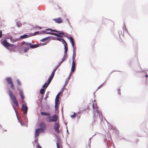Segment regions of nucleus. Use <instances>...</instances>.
Returning a JSON list of instances; mask_svg holds the SVG:
<instances>
[{
    "instance_id": "bb28decb",
    "label": "nucleus",
    "mask_w": 148,
    "mask_h": 148,
    "mask_svg": "<svg viewBox=\"0 0 148 148\" xmlns=\"http://www.w3.org/2000/svg\"><path fill=\"white\" fill-rule=\"evenodd\" d=\"M48 38H43L41 40V41H42V42L45 41L47 40V39H48Z\"/></svg>"
},
{
    "instance_id": "9b49d317",
    "label": "nucleus",
    "mask_w": 148,
    "mask_h": 148,
    "mask_svg": "<svg viewBox=\"0 0 148 148\" xmlns=\"http://www.w3.org/2000/svg\"><path fill=\"white\" fill-rule=\"evenodd\" d=\"M42 129H40V128H38L36 129L35 132V136L36 137H37L39 136V134L40 132H42Z\"/></svg>"
},
{
    "instance_id": "e433bc0d",
    "label": "nucleus",
    "mask_w": 148,
    "mask_h": 148,
    "mask_svg": "<svg viewBox=\"0 0 148 148\" xmlns=\"http://www.w3.org/2000/svg\"><path fill=\"white\" fill-rule=\"evenodd\" d=\"M2 36V32L1 30H0V38Z\"/></svg>"
},
{
    "instance_id": "f03ea898",
    "label": "nucleus",
    "mask_w": 148,
    "mask_h": 148,
    "mask_svg": "<svg viewBox=\"0 0 148 148\" xmlns=\"http://www.w3.org/2000/svg\"><path fill=\"white\" fill-rule=\"evenodd\" d=\"M93 108L94 111V114L93 116V118L95 120V119L99 117L101 118V116H102V114L99 112L98 108L96 104H93Z\"/></svg>"
},
{
    "instance_id": "72a5a7b5",
    "label": "nucleus",
    "mask_w": 148,
    "mask_h": 148,
    "mask_svg": "<svg viewBox=\"0 0 148 148\" xmlns=\"http://www.w3.org/2000/svg\"><path fill=\"white\" fill-rule=\"evenodd\" d=\"M103 85V83L102 84H101V85L100 86H99L98 87V89H100V88H101V87H102Z\"/></svg>"
},
{
    "instance_id": "393cba45",
    "label": "nucleus",
    "mask_w": 148,
    "mask_h": 148,
    "mask_svg": "<svg viewBox=\"0 0 148 148\" xmlns=\"http://www.w3.org/2000/svg\"><path fill=\"white\" fill-rule=\"evenodd\" d=\"M16 82H17V83L19 85V86H20L21 85V82H20V80L18 79H17L16 80Z\"/></svg>"
},
{
    "instance_id": "7c9ffc66",
    "label": "nucleus",
    "mask_w": 148,
    "mask_h": 148,
    "mask_svg": "<svg viewBox=\"0 0 148 148\" xmlns=\"http://www.w3.org/2000/svg\"><path fill=\"white\" fill-rule=\"evenodd\" d=\"M21 102L22 104L26 105V103L25 102L24 99H22L21 100Z\"/></svg>"
},
{
    "instance_id": "c85d7f7f",
    "label": "nucleus",
    "mask_w": 148,
    "mask_h": 148,
    "mask_svg": "<svg viewBox=\"0 0 148 148\" xmlns=\"http://www.w3.org/2000/svg\"><path fill=\"white\" fill-rule=\"evenodd\" d=\"M76 113L74 112V114L73 115H71V118H75V116H76Z\"/></svg>"
},
{
    "instance_id": "473e14b6",
    "label": "nucleus",
    "mask_w": 148,
    "mask_h": 148,
    "mask_svg": "<svg viewBox=\"0 0 148 148\" xmlns=\"http://www.w3.org/2000/svg\"><path fill=\"white\" fill-rule=\"evenodd\" d=\"M36 148H42V147L38 143L37 145L36 146Z\"/></svg>"
},
{
    "instance_id": "423d86ee",
    "label": "nucleus",
    "mask_w": 148,
    "mask_h": 148,
    "mask_svg": "<svg viewBox=\"0 0 148 148\" xmlns=\"http://www.w3.org/2000/svg\"><path fill=\"white\" fill-rule=\"evenodd\" d=\"M47 117L45 118L46 120L48 122H56L58 120V117L56 114L53 116Z\"/></svg>"
},
{
    "instance_id": "39448f33",
    "label": "nucleus",
    "mask_w": 148,
    "mask_h": 148,
    "mask_svg": "<svg viewBox=\"0 0 148 148\" xmlns=\"http://www.w3.org/2000/svg\"><path fill=\"white\" fill-rule=\"evenodd\" d=\"M9 94L10 95V98L13 101L14 103L16 105L17 107H18L19 106L18 102L16 99L15 96L13 94V92L11 90L9 91Z\"/></svg>"
},
{
    "instance_id": "c756f323",
    "label": "nucleus",
    "mask_w": 148,
    "mask_h": 148,
    "mask_svg": "<svg viewBox=\"0 0 148 148\" xmlns=\"http://www.w3.org/2000/svg\"><path fill=\"white\" fill-rule=\"evenodd\" d=\"M55 104H56H56H58L59 102V100L58 99H55Z\"/></svg>"
},
{
    "instance_id": "4c0bfd02",
    "label": "nucleus",
    "mask_w": 148,
    "mask_h": 148,
    "mask_svg": "<svg viewBox=\"0 0 148 148\" xmlns=\"http://www.w3.org/2000/svg\"><path fill=\"white\" fill-rule=\"evenodd\" d=\"M58 104H56H56H55V109H56L57 108H58Z\"/></svg>"
},
{
    "instance_id": "4be33fe9",
    "label": "nucleus",
    "mask_w": 148,
    "mask_h": 148,
    "mask_svg": "<svg viewBox=\"0 0 148 148\" xmlns=\"http://www.w3.org/2000/svg\"><path fill=\"white\" fill-rule=\"evenodd\" d=\"M57 40L62 42H64V43L66 42L62 38H58L57 39Z\"/></svg>"
},
{
    "instance_id": "58836bf2",
    "label": "nucleus",
    "mask_w": 148,
    "mask_h": 148,
    "mask_svg": "<svg viewBox=\"0 0 148 148\" xmlns=\"http://www.w3.org/2000/svg\"><path fill=\"white\" fill-rule=\"evenodd\" d=\"M48 42H45V43H44V45H46Z\"/></svg>"
},
{
    "instance_id": "2f4dec72",
    "label": "nucleus",
    "mask_w": 148,
    "mask_h": 148,
    "mask_svg": "<svg viewBox=\"0 0 148 148\" xmlns=\"http://www.w3.org/2000/svg\"><path fill=\"white\" fill-rule=\"evenodd\" d=\"M63 62H62V61L59 64V65L55 68V69H56V68H57V69L58 68V67L61 65V64H62V63Z\"/></svg>"
},
{
    "instance_id": "4468645a",
    "label": "nucleus",
    "mask_w": 148,
    "mask_h": 148,
    "mask_svg": "<svg viewBox=\"0 0 148 148\" xmlns=\"http://www.w3.org/2000/svg\"><path fill=\"white\" fill-rule=\"evenodd\" d=\"M19 92V94L21 96V97L22 99H24L25 97L23 95V93L22 90H20L18 88H17Z\"/></svg>"
},
{
    "instance_id": "dca6fc26",
    "label": "nucleus",
    "mask_w": 148,
    "mask_h": 148,
    "mask_svg": "<svg viewBox=\"0 0 148 148\" xmlns=\"http://www.w3.org/2000/svg\"><path fill=\"white\" fill-rule=\"evenodd\" d=\"M56 145L57 148H63V146L62 143H59L58 141L56 143Z\"/></svg>"
},
{
    "instance_id": "412c9836",
    "label": "nucleus",
    "mask_w": 148,
    "mask_h": 148,
    "mask_svg": "<svg viewBox=\"0 0 148 148\" xmlns=\"http://www.w3.org/2000/svg\"><path fill=\"white\" fill-rule=\"evenodd\" d=\"M67 58V53H64V56L62 61V62H63Z\"/></svg>"
},
{
    "instance_id": "aec40b11",
    "label": "nucleus",
    "mask_w": 148,
    "mask_h": 148,
    "mask_svg": "<svg viewBox=\"0 0 148 148\" xmlns=\"http://www.w3.org/2000/svg\"><path fill=\"white\" fill-rule=\"evenodd\" d=\"M30 44L31 43L24 42L23 43V45H24L25 46H27V47L29 48V47L30 46Z\"/></svg>"
},
{
    "instance_id": "f704fd0d",
    "label": "nucleus",
    "mask_w": 148,
    "mask_h": 148,
    "mask_svg": "<svg viewBox=\"0 0 148 148\" xmlns=\"http://www.w3.org/2000/svg\"><path fill=\"white\" fill-rule=\"evenodd\" d=\"M39 33V31H37V32H36L34 34V35H36L38 34Z\"/></svg>"
},
{
    "instance_id": "f257e3e1",
    "label": "nucleus",
    "mask_w": 148,
    "mask_h": 148,
    "mask_svg": "<svg viewBox=\"0 0 148 148\" xmlns=\"http://www.w3.org/2000/svg\"><path fill=\"white\" fill-rule=\"evenodd\" d=\"M46 30L48 31V30H50L51 32H59V34L55 33H50V32H45L46 33H47V34H50L51 35H54L56 36H57L58 37H63V36H62L60 35V34L64 36L65 37H67L68 39H70V42L72 44V46L73 47H74V41L73 38L71 37H70L69 38L67 37L68 36V34H67L66 33H65L64 32H58L57 31L55 30H53L51 29H46Z\"/></svg>"
},
{
    "instance_id": "0eeeda50",
    "label": "nucleus",
    "mask_w": 148,
    "mask_h": 148,
    "mask_svg": "<svg viewBox=\"0 0 148 148\" xmlns=\"http://www.w3.org/2000/svg\"><path fill=\"white\" fill-rule=\"evenodd\" d=\"M5 80L8 83L10 84L11 88L13 90H14L15 89L14 85L11 77H7L5 79Z\"/></svg>"
},
{
    "instance_id": "ddd939ff",
    "label": "nucleus",
    "mask_w": 148,
    "mask_h": 148,
    "mask_svg": "<svg viewBox=\"0 0 148 148\" xmlns=\"http://www.w3.org/2000/svg\"><path fill=\"white\" fill-rule=\"evenodd\" d=\"M75 62L73 60L72 62V66L71 68V73H73L75 70Z\"/></svg>"
},
{
    "instance_id": "a19ab883",
    "label": "nucleus",
    "mask_w": 148,
    "mask_h": 148,
    "mask_svg": "<svg viewBox=\"0 0 148 148\" xmlns=\"http://www.w3.org/2000/svg\"><path fill=\"white\" fill-rule=\"evenodd\" d=\"M88 109H89V107H88Z\"/></svg>"
},
{
    "instance_id": "7ed1b4c3",
    "label": "nucleus",
    "mask_w": 148,
    "mask_h": 148,
    "mask_svg": "<svg viewBox=\"0 0 148 148\" xmlns=\"http://www.w3.org/2000/svg\"><path fill=\"white\" fill-rule=\"evenodd\" d=\"M12 37L10 35L6 36H5V39H9L10 40L12 39ZM1 44L6 48L8 47H13L14 46V44H11L8 42L6 40V39L3 41L1 42Z\"/></svg>"
},
{
    "instance_id": "cd10ccee",
    "label": "nucleus",
    "mask_w": 148,
    "mask_h": 148,
    "mask_svg": "<svg viewBox=\"0 0 148 148\" xmlns=\"http://www.w3.org/2000/svg\"><path fill=\"white\" fill-rule=\"evenodd\" d=\"M60 92L56 96V99H58L59 98V96L60 95Z\"/></svg>"
},
{
    "instance_id": "20e7f679",
    "label": "nucleus",
    "mask_w": 148,
    "mask_h": 148,
    "mask_svg": "<svg viewBox=\"0 0 148 148\" xmlns=\"http://www.w3.org/2000/svg\"><path fill=\"white\" fill-rule=\"evenodd\" d=\"M57 68H56V69H55L52 72L51 75L50 77L48 79V82L47 83H45L44 85L42 86V88H45V89L47 87L51 82V81L53 78L54 74L55 73V72L56 71L57 69Z\"/></svg>"
},
{
    "instance_id": "6ab92c4d",
    "label": "nucleus",
    "mask_w": 148,
    "mask_h": 148,
    "mask_svg": "<svg viewBox=\"0 0 148 148\" xmlns=\"http://www.w3.org/2000/svg\"><path fill=\"white\" fill-rule=\"evenodd\" d=\"M29 36L28 35L26 34H24L23 36H20V38L22 39H24L27 38Z\"/></svg>"
},
{
    "instance_id": "9d476101",
    "label": "nucleus",
    "mask_w": 148,
    "mask_h": 148,
    "mask_svg": "<svg viewBox=\"0 0 148 148\" xmlns=\"http://www.w3.org/2000/svg\"><path fill=\"white\" fill-rule=\"evenodd\" d=\"M40 127H41L40 129H42V132H44L45 129L46 128V125L45 123L44 122H41L39 124Z\"/></svg>"
},
{
    "instance_id": "2eb2a0df",
    "label": "nucleus",
    "mask_w": 148,
    "mask_h": 148,
    "mask_svg": "<svg viewBox=\"0 0 148 148\" xmlns=\"http://www.w3.org/2000/svg\"><path fill=\"white\" fill-rule=\"evenodd\" d=\"M63 44H64V53H67V52L68 51V47L67 45L66 42L64 43L63 42Z\"/></svg>"
},
{
    "instance_id": "ea45409f",
    "label": "nucleus",
    "mask_w": 148,
    "mask_h": 148,
    "mask_svg": "<svg viewBox=\"0 0 148 148\" xmlns=\"http://www.w3.org/2000/svg\"><path fill=\"white\" fill-rule=\"evenodd\" d=\"M145 76H146L147 77H148V75H145Z\"/></svg>"
},
{
    "instance_id": "f3484780",
    "label": "nucleus",
    "mask_w": 148,
    "mask_h": 148,
    "mask_svg": "<svg viewBox=\"0 0 148 148\" xmlns=\"http://www.w3.org/2000/svg\"><path fill=\"white\" fill-rule=\"evenodd\" d=\"M40 114L43 116H50V114L49 113H46L44 112H41Z\"/></svg>"
},
{
    "instance_id": "1a4fd4ad",
    "label": "nucleus",
    "mask_w": 148,
    "mask_h": 148,
    "mask_svg": "<svg viewBox=\"0 0 148 148\" xmlns=\"http://www.w3.org/2000/svg\"><path fill=\"white\" fill-rule=\"evenodd\" d=\"M27 107L26 105L22 104L21 110L24 114H27Z\"/></svg>"
},
{
    "instance_id": "6e6552de",
    "label": "nucleus",
    "mask_w": 148,
    "mask_h": 148,
    "mask_svg": "<svg viewBox=\"0 0 148 148\" xmlns=\"http://www.w3.org/2000/svg\"><path fill=\"white\" fill-rule=\"evenodd\" d=\"M60 127V125L58 122H56L54 124V130L57 133H59L60 131L59 128Z\"/></svg>"
},
{
    "instance_id": "c9c22d12",
    "label": "nucleus",
    "mask_w": 148,
    "mask_h": 148,
    "mask_svg": "<svg viewBox=\"0 0 148 148\" xmlns=\"http://www.w3.org/2000/svg\"><path fill=\"white\" fill-rule=\"evenodd\" d=\"M118 93L119 95H120L121 94L120 90V89L118 90Z\"/></svg>"
},
{
    "instance_id": "f8f14e48",
    "label": "nucleus",
    "mask_w": 148,
    "mask_h": 148,
    "mask_svg": "<svg viewBox=\"0 0 148 148\" xmlns=\"http://www.w3.org/2000/svg\"><path fill=\"white\" fill-rule=\"evenodd\" d=\"M53 20L56 23H60L63 22L62 20L60 17L54 19H53Z\"/></svg>"
},
{
    "instance_id": "5701e85b",
    "label": "nucleus",
    "mask_w": 148,
    "mask_h": 148,
    "mask_svg": "<svg viewBox=\"0 0 148 148\" xmlns=\"http://www.w3.org/2000/svg\"><path fill=\"white\" fill-rule=\"evenodd\" d=\"M45 89L44 88H42L40 90V93L41 94H43L45 92Z\"/></svg>"
},
{
    "instance_id": "a211bd4d",
    "label": "nucleus",
    "mask_w": 148,
    "mask_h": 148,
    "mask_svg": "<svg viewBox=\"0 0 148 148\" xmlns=\"http://www.w3.org/2000/svg\"><path fill=\"white\" fill-rule=\"evenodd\" d=\"M38 45H33L31 43L30 47L32 48H35L38 47Z\"/></svg>"
},
{
    "instance_id": "a878e982",
    "label": "nucleus",
    "mask_w": 148,
    "mask_h": 148,
    "mask_svg": "<svg viewBox=\"0 0 148 148\" xmlns=\"http://www.w3.org/2000/svg\"><path fill=\"white\" fill-rule=\"evenodd\" d=\"M29 49V48L28 47H24V51L25 52H26L28 51Z\"/></svg>"
},
{
    "instance_id": "b1692460",
    "label": "nucleus",
    "mask_w": 148,
    "mask_h": 148,
    "mask_svg": "<svg viewBox=\"0 0 148 148\" xmlns=\"http://www.w3.org/2000/svg\"><path fill=\"white\" fill-rule=\"evenodd\" d=\"M18 40L17 39H13L12 38V39L10 40V42H14Z\"/></svg>"
}]
</instances>
